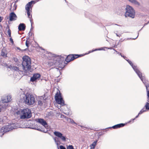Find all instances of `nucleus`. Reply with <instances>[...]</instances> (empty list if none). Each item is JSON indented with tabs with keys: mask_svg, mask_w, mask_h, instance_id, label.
I'll list each match as a JSON object with an SVG mask.
<instances>
[{
	"mask_svg": "<svg viewBox=\"0 0 149 149\" xmlns=\"http://www.w3.org/2000/svg\"><path fill=\"white\" fill-rule=\"evenodd\" d=\"M143 81H142L143 84L145 85V86L146 87V90L147 91V95L148 96V100L147 101L148 102H149V85L148 84H147L146 82V79L145 78L144 76H143Z\"/></svg>",
	"mask_w": 149,
	"mask_h": 149,
	"instance_id": "obj_10",
	"label": "nucleus"
},
{
	"mask_svg": "<svg viewBox=\"0 0 149 149\" xmlns=\"http://www.w3.org/2000/svg\"><path fill=\"white\" fill-rule=\"evenodd\" d=\"M54 139L56 143V144L58 146V145H59L60 142L59 141V139L58 138L56 137H54Z\"/></svg>",
	"mask_w": 149,
	"mask_h": 149,
	"instance_id": "obj_24",
	"label": "nucleus"
},
{
	"mask_svg": "<svg viewBox=\"0 0 149 149\" xmlns=\"http://www.w3.org/2000/svg\"><path fill=\"white\" fill-rule=\"evenodd\" d=\"M97 49V50H103V48H101L98 49Z\"/></svg>",
	"mask_w": 149,
	"mask_h": 149,
	"instance_id": "obj_44",
	"label": "nucleus"
},
{
	"mask_svg": "<svg viewBox=\"0 0 149 149\" xmlns=\"http://www.w3.org/2000/svg\"><path fill=\"white\" fill-rule=\"evenodd\" d=\"M3 20V17H1V16H0V22H1V21Z\"/></svg>",
	"mask_w": 149,
	"mask_h": 149,
	"instance_id": "obj_49",
	"label": "nucleus"
},
{
	"mask_svg": "<svg viewBox=\"0 0 149 149\" xmlns=\"http://www.w3.org/2000/svg\"><path fill=\"white\" fill-rule=\"evenodd\" d=\"M19 72H22V71L19 70Z\"/></svg>",
	"mask_w": 149,
	"mask_h": 149,
	"instance_id": "obj_63",
	"label": "nucleus"
},
{
	"mask_svg": "<svg viewBox=\"0 0 149 149\" xmlns=\"http://www.w3.org/2000/svg\"><path fill=\"white\" fill-rule=\"evenodd\" d=\"M1 111V109L0 108V112Z\"/></svg>",
	"mask_w": 149,
	"mask_h": 149,
	"instance_id": "obj_62",
	"label": "nucleus"
},
{
	"mask_svg": "<svg viewBox=\"0 0 149 149\" xmlns=\"http://www.w3.org/2000/svg\"><path fill=\"white\" fill-rule=\"evenodd\" d=\"M149 23V21H148V22L147 23L145 24L144 25V26H145V25L148 24Z\"/></svg>",
	"mask_w": 149,
	"mask_h": 149,
	"instance_id": "obj_52",
	"label": "nucleus"
},
{
	"mask_svg": "<svg viewBox=\"0 0 149 149\" xmlns=\"http://www.w3.org/2000/svg\"><path fill=\"white\" fill-rule=\"evenodd\" d=\"M113 49L118 54H119V52L117 51L116 49Z\"/></svg>",
	"mask_w": 149,
	"mask_h": 149,
	"instance_id": "obj_50",
	"label": "nucleus"
},
{
	"mask_svg": "<svg viewBox=\"0 0 149 149\" xmlns=\"http://www.w3.org/2000/svg\"><path fill=\"white\" fill-rule=\"evenodd\" d=\"M67 149H74L73 146L72 145H69L67 146Z\"/></svg>",
	"mask_w": 149,
	"mask_h": 149,
	"instance_id": "obj_33",
	"label": "nucleus"
},
{
	"mask_svg": "<svg viewBox=\"0 0 149 149\" xmlns=\"http://www.w3.org/2000/svg\"><path fill=\"white\" fill-rule=\"evenodd\" d=\"M114 33L116 34V36H117L118 37V36H118V35H119V34H118L117 33H116L115 32H114Z\"/></svg>",
	"mask_w": 149,
	"mask_h": 149,
	"instance_id": "obj_55",
	"label": "nucleus"
},
{
	"mask_svg": "<svg viewBox=\"0 0 149 149\" xmlns=\"http://www.w3.org/2000/svg\"><path fill=\"white\" fill-rule=\"evenodd\" d=\"M121 56L123 57V58L124 59H125V58H126V57L125 56H123L122 55V56Z\"/></svg>",
	"mask_w": 149,
	"mask_h": 149,
	"instance_id": "obj_53",
	"label": "nucleus"
},
{
	"mask_svg": "<svg viewBox=\"0 0 149 149\" xmlns=\"http://www.w3.org/2000/svg\"><path fill=\"white\" fill-rule=\"evenodd\" d=\"M69 119H70L69 121L72 124H74L75 126H76L77 125V124L75 123L73 119L71 118H69Z\"/></svg>",
	"mask_w": 149,
	"mask_h": 149,
	"instance_id": "obj_28",
	"label": "nucleus"
},
{
	"mask_svg": "<svg viewBox=\"0 0 149 149\" xmlns=\"http://www.w3.org/2000/svg\"><path fill=\"white\" fill-rule=\"evenodd\" d=\"M17 18L16 15L14 12H12L10 13L9 17V20L10 21L15 20Z\"/></svg>",
	"mask_w": 149,
	"mask_h": 149,
	"instance_id": "obj_14",
	"label": "nucleus"
},
{
	"mask_svg": "<svg viewBox=\"0 0 149 149\" xmlns=\"http://www.w3.org/2000/svg\"><path fill=\"white\" fill-rule=\"evenodd\" d=\"M40 48L41 49H42V50H45L44 49H43L42 47H40Z\"/></svg>",
	"mask_w": 149,
	"mask_h": 149,
	"instance_id": "obj_57",
	"label": "nucleus"
},
{
	"mask_svg": "<svg viewBox=\"0 0 149 149\" xmlns=\"http://www.w3.org/2000/svg\"><path fill=\"white\" fill-rule=\"evenodd\" d=\"M52 59L50 60L48 62V65L50 66H54L60 67L59 61L61 60L59 56H56L54 54L52 55ZM63 68V67H61Z\"/></svg>",
	"mask_w": 149,
	"mask_h": 149,
	"instance_id": "obj_4",
	"label": "nucleus"
},
{
	"mask_svg": "<svg viewBox=\"0 0 149 149\" xmlns=\"http://www.w3.org/2000/svg\"><path fill=\"white\" fill-rule=\"evenodd\" d=\"M29 41L26 40V45L27 47H29Z\"/></svg>",
	"mask_w": 149,
	"mask_h": 149,
	"instance_id": "obj_38",
	"label": "nucleus"
},
{
	"mask_svg": "<svg viewBox=\"0 0 149 149\" xmlns=\"http://www.w3.org/2000/svg\"><path fill=\"white\" fill-rule=\"evenodd\" d=\"M26 25L23 23L19 24V31H24L26 29Z\"/></svg>",
	"mask_w": 149,
	"mask_h": 149,
	"instance_id": "obj_19",
	"label": "nucleus"
},
{
	"mask_svg": "<svg viewBox=\"0 0 149 149\" xmlns=\"http://www.w3.org/2000/svg\"><path fill=\"white\" fill-rule=\"evenodd\" d=\"M32 33L31 32V31H30L29 33V35L31 36L32 35Z\"/></svg>",
	"mask_w": 149,
	"mask_h": 149,
	"instance_id": "obj_46",
	"label": "nucleus"
},
{
	"mask_svg": "<svg viewBox=\"0 0 149 149\" xmlns=\"http://www.w3.org/2000/svg\"><path fill=\"white\" fill-rule=\"evenodd\" d=\"M125 40V39H124V40H122V39L121 38L120 39L119 41L120 42H122Z\"/></svg>",
	"mask_w": 149,
	"mask_h": 149,
	"instance_id": "obj_45",
	"label": "nucleus"
},
{
	"mask_svg": "<svg viewBox=\"0 0 149 149\" xmlns=\"http://www.w3.org/2000/svg\"><path fill=\"white\" fill-rule=\"evenodd\" d=\"M147 111V110L144 107L140 111V112L139 113V114L141 115L142 113H143V112H146Z\"/></svg>",
	"mask_w": 149,
	"mask_h": 149,
	"instance_id": "obj_25",
	"label": "nucleus"
},
{
	"mask_svg": "<svg viewBox=\"0 0 149 149\" xmlns=\"http://www.w3.org/2000/svg\"><path fill=\"white\" fill-rule=\"evenodd\" d=\"M55 100L58 104H60L61 106L65 105L64 101L62 97L61 94L60 92L59 93L58 92L56 93L55 95Z\"/></svg>",
	"mask_w": 149,
	"mask_h": 149,
	"instance_id": "obj_8",
	"label": "nucleus"
},
{
	"mask_svg": "<svg viewBox=\"0 0 149 149\" xmlns=\"http://www.w3.org/2000/svg\"><path fill=\"white\" fill-rule=\"evenodd\" d=\"M8 125H7L5 126L2 127L0 130V135L1 136L4 134L9 131L12 130L13 129L17 128L18 127L19 124L18 123H12V124H9L8 123Z\"/></svg>",
	"mask_w": 149,
	"mask_h": 149,
	"instance_id": "obj_3",
	"label": "nucleus"
},
{
	"mask_svg": "<svg viewBox=\"0 0 149 149\" xmlns=\"http://www.w3.org/2000/svg\"><path fill=\"white\" fill-rule=\"evenodd\" d=\"M139 115H140V114H139V113H138V115H137L134 118H135V119L136 118H138V117L139 116Z\"/></svg>",
	"mask_w": 149,
	"mask_h": 149,
	"instance_id": "obj_51",
	"label": "nucleus"
},
{
	"mask_svg": "<svg viewBox=\"0 0 149 149\" xmlns=\"http://www.w3.org/2000/svg\"><path fill=\"white\" fill-rule=\"evenodd\" d=\"M34 2V1H33L29 2L25 6V10H31V5Z\"/></svg>",
	"mask_w": 149,
	"mask_h": 149,
	"instance_id": "obj_16",
	"label": "nucleus"
},
{
	"mask_svg": "<svg viewBox=\"0 0 149 149\" xmlns=\"http://www.w3.org/2000/svg\"><path fill=\"white\" fill-rule=\"evenodd\" d=\"M135 120V118H133V119H131V120H130L128 123H130V122H132V123H133V121L134 120Z\"/></svg>",
	"mask_w": 149,
	"mask_h": 149,
	"instance_id": "obj_41",
	"label": "nucleus"
},
{
	"mask_svg": "<svg viewBox=\"0 0 149 149\" xmlns=\"http://www.w3.org/2000/svg\"><path fill=\"white\" fill-rule=\"evenodd\" d=\"M63 141H66V138L65 136L61 135V137L60 138Z\"/></svg>",
	"mask_w": 149,
	"mask_h": 149,
	"instance_id": "obj_34",
	"label": "nucleus"
},
{
	"mask_svg": "<svg viewBox=\"0 0 149 149\" xmlns=\"http://www.w3.org/2000/svg\"><path fill=\"white\" fill-rule=\"evenodd\" d=\"M126 60L132 67L134 71L138 75L142 81H143V76L142 75V73L139 70L137 66L134 65L132 62L129 59H126Z\"/></svg>",
	"mask_w": 149,
	"mask_h": 149,
	"instance_id": "obj_7",
	"label": "nucleus"
},
{
	"mask_svg": "<svg viewBox=\"0 0 149 149\" xmlns=\"http://www.w3.org/2000/svg\"><path fill=\"white\" fill-rule=\"evenodd\" d=\"M119 54V55H120L121 56H122V54H121V53H119V54Z\"/></svg>",
	"mask_w": 149,
	"mask_h": 149,
	"instance_id": "obj_59",
	"label": "nucleus"
},
{
	"mask_svg": "<svg viewBox=\"0 0 149 149\" xmlns=\"http://www.w3.org/2000/svg\"><path fill=\"white\" fill-rule=\"evenodd\" d=\"M44 52L45 53L48 54H51V53L50 52H49L47 51H45Z\"/></svg>",
	"mask_w": 149,
	"mask_h": 149,
	"instance_id": "obj_43",
	"label": "nucleus"
},
{
	"mask_svg": "<svg viewBox=\"0 0 149 149\" xmlns=\"http://www.w3.org/2000/svg\"><path fill=\"white\" fill-rule=\"evenodd\" d=\"M32 8H31V10H26V13L27 15V17L28 18H29L31 22L32 21V15L30 13L31 12Z\"/></svg>",
	"mask_w": 149,
	"mask_h": 149,
	"instance_id": "obj_20",
	"label": "nucleus"
},
{
	"mask_svg": "<svg viewBox=\"0 0 149 149\" xmlns=\"http://www.w3.org/2000/svg\"><path fill=\"white\" fill-rule=\"evenodd\" d=\"M13 59L14 62L16 63L15 66H13L10 65L9 66L8 68L15 71H17L19 70V67H18L19 61L18 58L16 57H14Z\"/></svg>",
	"mask_w": 149,
	"mask_h": 149,
	"instance_id": "obj_9",
	"label": "nucleus"
},
{
	"mask_svg": "<svg viewBox=\"0 0 149 149\" xmlns=\"http://www.w3.org/2000/svg\"><path fill=\"white\" fill-rule=\"evenodd\" d=\"M21 123H23V121H20L19 122V124H21Z\"/></svg>",
	"mask_w": 149,
	"mask_h": 149,
	"instance_id": "obj_54",
	"label": "nucleus"
},
{
	"mask_svg": "<svg viewBox=\"0 0 149 149\" xmlns=\"http://www.w3.org/2000/svg\"><path fill=\"white\" fill-rule=\"evenodd\" d=\"M43 103L42 100H38V104L40 106H41L42 105Z\"/></svg>",
	"mask_w": 149,
	"mask_h": 149,
	"instance_id": "obj_31",
	"label": "nucleus"
},
{
	"mask_svg": "<svg viewBox=\"0 0 149 149\" xmlns=\"http://www.w3.org/2000/svg\"><path fill=\"white\" fill-rule=\"evenodd\" d=\"M125 125V124L124 123H120L119 124H118L117 125H114L112 127H107V128H106L105 129H104V130H106V132L107 130L108 129H111V128H113V129H116L118 128H119L121 127H123Z\"/></svg>",
	"mask_w": 149,
	"mask_h": 149,
	"instance_id": "obj_11",
	"label": "nucleus"
},
{
	"mask_svg": "<svg viewBox=\"0 0 149 149\" xmlns=\"http://www.w3.org/2000/svg\"><path fill=\"white\" fill-rule=\"evenodd\" d=\"M131 3L134 4L139 5V3L136 0H128Z\"/></svg>",
	"mask_w": 149,
	"mask_h": 149,
	"instance_id": "obj_23",
	"label": "nucleus"
},
{
	"mask_svg": "<svg viewBox=\"0 0 149 149\" xmlns=\"http://www.w3.org/2000/svg\"><path fill=\"white\" fill-rule=\"evenodd\" d=\"M31 30H30V31H31V29H33V27L32 26V22H31Z\"/></svg>",
	"mask_w": 149,
	"mask_h": 149,
	"instance_id": "obj_47",
	"label": "nucleus"
},
{
	"mask_svg": "<svg viewBox=\"0 0 149 149\" xmlns=\"http://www.w3.org/2000/svg\"><path fill=\"white\" fill-rule=\"evenodd\" d=\"M22 67L25 75L30 76L33 70L31 68V60L28 56H25L23 57Z\"/></svg>",
	"mask_w": 149,
	"mask_h": 149,
	"instance_id": "obj_1",
	"label": "nucleus"
},
{
	"mask_svg": "<svg viewBox=\"0 0 149 149\" xmlns=\"http://www.w3.org/2000/svg\"><path fill=\"white\" fill-rule=\"evenodd\" d=\"M62 116H63V117L64 118H65L67 121H69L70 119H69L70 118H68V117H66V116H64L63 115H62Z\"/></svg>",
	"mask_w": 149,
	"mask_h": 149,
	"instance_id": "obj_37",
	"label": "nucleus"
},
{
	"mask_svg": "<svg viewBox=\"0 0 149 149\" xmlns=\"http://www.w3.org/2000/svg\"><path fill=\"white\" fill-rule=\"evenodd\" d=\"M7 33H8V35L9 37H11V31H10V29L9 27H8V29L7 30Z\"/></svg>",
	"mask_w": 149,
	"mask_h": 149,
	"instance_id": "obj_30",
	"label": "nucleus"
},
{
	"mask_svg": "<svg viewBox=\"0 0 149 149\" xmlns=\"http://www.w3.org/2000/svg\"><path fill=\"white\" fill-rule=\"evenodd\" d=\"M145 107L147 111L149 110V103L147 102L145 106Z\"/></svg>",
	"mask_w": 149,
	"mask_h": 149,
	"instance_id": "obj_29",
	"label": "nucleus"
},
{
	"mask_svg": "<svg viewBox=\"0 0 149 149\" xmlns=\"http://www.w3.org/2000/svg\"><path fill=\"white\" fill-rule=\"evenodd\" d=\"M84 55H85L84 54H81L79 55V57H80L84 56Z\"/></svg>",
	"mask_w": 149,
	"mask_h": 149,
	"instance_id": "obj_48",
	"label": "nucleus"
},
{
	"mask_svg": "<svg viewBox=\"0 0 149 149\" xmlns=\"http://www.w3.org/2000/svg\"><path fill=\"white\" fill-rule=\"evenodd\" d=\"M21 111L22 115L20 116V118L24 119L30 118L31 116V111L28 108L19 109V112Z\"/></svg>",
	"mask_w": 149,
	"mask_h": 149,
	"instance_id": "obj_5",
	"label": "nucleus"
},
{
	"mask_svg": "<svg viewBox=\"0 0 149 149\" xmlns=\"http://www.w3.org/2000/svg\"><path fill=\"white\" fill-rule=\"evenodd\" d=\"M115 25H117V26H120V25H118L117 24H115Z\"/></svg>",
	"mask_w": 149,
	"mask_h": 149,
	"instance_id": "obj_60",
	"label": "nucleus"
},
{
	"mask_svg": "<svg viewBox=\"0 0 149 149\" xmlns=\"http://www.w3.org/2000/svg\"><path fill=\"white\" fill-rule=\"evenodd\" d=\"M37 122L42 125V126L45 127L47 125L46 122L43 119L38 118L36 120Z\"/></svg>",
	"mask_w": 149,
	"mask_h": 149,
	"instance_id": "obj_13",
	"label": "nucleus"
},
{
	"mask_svg": "<svg viewBox=\"0 0 149 149\" xmlns=\"http://www.w3.org/2000/svg\"><path fill=\"white\" fill-rule=\"evenodd\" d=\"M79 126H81L82 129H84V128H86L87 129H89V127H85L83 126H81L80 125H79Z\"/></svg>",
	"mask_w": 149,
	"mask_h": 149,
	"instance_id": "obj_42",
	"label": "nucleus"
},
{
	"mask_svg": "<svg viewBox=\"0 0 149 149\" xmlns=\"http://www.w3.org/2000/svg\"><path fill=\"white\" fill-rule=\"evenodd\" d=\"M74 57L72 54H70L65 59V61L67 63L74 60Z\"/></svg>",
	"mask_w": 149,
	"mask_h": 149,
	"instance_id": "obj_17",
	"label": "nucleus"
},
{
	"mask_svg": "<svg viewBox=\"0 0 149 149\" xmlns=\"http://www.w3.org/2000/svg\"><path fill=\"white\" fill-rule=\"evenodd\" d=\"M11 97L10 95H8L5 97L4 99L2 100V102L3 103L8 102L11 100Z\"/></svg>",
	"mask_w": 149,
	"mask_h": 149,
	"instance_id": "obj_15",
	"label": "nucleus"
},
{
	"mask_svg": "<svg viewBox=\"0 0 149 149\" xmlns=\"http://www.w3.org/2000/svg\"><path fill=\"white\" fill-rule=\"evenodd\" d=\"M97 140H96V141H94V142H93L91 145V148H94L97 144Z\"/></svg>",
	"mask_w": 149,
	"mask_h": 149,
	"instance_id": "obj_26",
	"label": "nucleus"
},
{
	"mask_svg": "<svg viewBox=\"0 0 149 149\" xmlns=\"http://www.w3.org/2000/svg\"><path fill=\"white\" fill-rule=\"evenodd\" d=\"M122 33H121V34H118V37H120L121 36V34H122Z\"/></svg>",
	"mask_w": 149,
	"mask_h": 149,
	"instance_id": "obj_56",
	"label": "nucleus"
},
{
	"mask_svg": "<svg viewBox=\"0 0 149 149\" xmlns=\"http://www.w3.org/2000/svg\"><path fill=\"white\" fill-rule=\"evenodd\" d=\"M126 11L125 13V17H130L132 18L135 17V12L134 9L131 6L127 5L125 8Z\"/></svg>",
	"mask_w": 149,
	"mask_h": 149,
	"instance_id": "obj_6",
	"label": "nucleus"
},
{
	"mask_svg": "<svg viewBox=\"0 0 149 149\" xmlns=\"http://www.w3.org/2000/svg\"><path fill=\"white\" fill-rule=\"evenodd\" d=\"M60 149H66L64 146L62 145L60 146Z\"/></svg>",
	"mask_w": 149,
	"mask_h": 149,
	"instance_id": "obj_40",
	"label": "nucleus"
},
{
	"mask_svg": "<svg viewBox=\"0 0 149 149\" xmlns=\"http://www.w3.org/2000/svg\"><path fill=\"white\" fill-rule=\"evenodd\" d=\"M72 56H73V57H74V58H74V60L79 57V54H72Z\"/></svg>",
	"mask_w": 149,
	"mask_h": 149,
	"instance_id": "obj_32",
	"label": "nucleus"
},
{
	"mask_svg": "<svg viewBox=\"0 0 149 149\" xmlns=\"http://www.w3.org/2000/svg\"><path fill=\"white\" fill-rule=\"evenodd\" d=\"M20 98L19 102L28 105H32L35 102V99L34 96L29 93L25 94L24 93L20 95Z\"/></svg>",
	"mask_w": 149,
	"mask_h": 149,
	"instance_id": "obj_2",
	"label": "nucleus"
},
{
	"mask_svg": "<svg viewBox=\"0 0 149 149\" xmlns=\"http://www.w3.org/2000/svg\"><path fill=\"white\" fill-rule=\"evenodd\" d=\"M54 133L55 136L59 138L63 135L61 132L56 131L54 132Z\"/></svg>",
	"mask_w": 149,
	"mask_h": 149,
	"instance_id": "obj_22",
	"label": "nucleus"
},
{
	"mask_svg": "<svg viewBox=\"0 0 149 149\" xmlns=\"http://www.w3.org/2000/svg\"><path fill=\"white\" fill-rule=\"evenodd\" d=\"M10 42L12 43V45H13V44H14V42L13 39L11 37L10 38Z\"/></svg>",
	"mask_w": 149,
	"mask_h": 149,
	"instance_id": "obj_39",
	"label": "nucleus"
},
{
	"mask_svg": "<svg viewBox=\"0 0 149 149\" xmlns=\"http://www.w3.org/2000/svg\"><path fill=\"white\" fill-rule=\"evenodd\" d=\"M107 48L108 49H111V48Z\"/></svg>",
	"mask_w": 149,
	"mask_h": 149,
	"instance_id": "obj_61",
	"label": "nucleus"
},
{
	"mask_svg": "<svg viewBox=\"0 0 149 149\" xmlns=\"http://www.w3.org/2000/svg\"><path fill=\"white\" fill-rule=\"evenodd\" d=\"M17 49H19V47H17Z\"/></svg>",
	"mask_w": 149,
	"mask_h": 149,
	"instance_id": "obj_64",
	"label": "nucleus"
},
{
	"mask_svg": "<svg viewBox=\"0 0 149 149\" xmlns=\"http://www.w3.org/2000/svg\"><path fill=\"white\" fill-rule=\"evenodd\" d=\"M12 109L14 115H18L19 114V110L17 107H14Z\"/></svg>",
	"mask_w": 149,
	"mask_h": 149,
	"instance_id": "obj_21",
	"label": "nucleus"
},
{
	"mask_svg": "<svg viewBox=\"0 0 149 149\" xmlns=\"http://www.w3.org/2000/svg\"><path fill=\"white\" fill-rule=\"evenodd\" d=\"M19 128H22L23 127L19 125Z\"/></svg>",
	"mask_w": 149,
	"mask_h": 149,
	"instance_id": "obj_58",
	"label": "nucleus"
},
{
	"mask_svg": "<svg viewBox=\"0 0 149 149\" xmlns=\"http://www.w3.org/2000/svg\"><path fill=\"white\" fill-rule=\"evenodd\" d=\"M40 76V74L38 73L34 74H33V77L31 78L30 81L33 82L35 81L37 79H39Z\"/></svg>",
	"mask_w": 149,
	"mask_h": 149,
	"instance_id": "obj_12",
	"label": "nucleus"
},
{
	"mask_svg": "<svg viewBox=\"0 0 149 149\" xmlns=\"http://www.w3.org/2000/svg\"><path fill=\"white\" fill-rule=\"evenodd\" d=\"M97 51V49H95L94 50H91V51H89V52H88V53H85L84 55H86V54H89L91 53V52H92L94 51Z\"/></svg>",
	"mask_w": 149,
	"mask_h": 149,
	"instance_id": "obj_36",
	"label": "nucleus"
},
{
	"mask_svg": "<svg viewBox=\"0 0 149 149\" xmlns=\"http://www.w3.org/2000/svg\"><path fill=\"white\" fill-rule=\"evenodd\" d=\"M139 34V33H138V36H137L136 38H127V39H125V40H130V39L135 40L136 38H137L138 37V36Z\"/></svg>",
	"mask_w": 149,
	"mask_h": 149,
	"instance_id": "obj_35",
	"label": "nucleus"
},
{
	"mask_svg": "<svg viewBox=\"0 0 149 149\" xmlns=\"http://www.w3.org/2000/svg\"><path fill=\"white\" fill-rule=\"evenodd\" d=\"M36 125H37V124H36ZM31 128L32 129L38 130L42 132L45 133H46L47 132V131H45L42 128H39L37 125H35L34 126H33V127H31Z\"/></svg>",
	"mask_w": 149,
	"mask_h": 149,
	"instance_id": "obj_18",
	"label": "nucleus"
},
{
	"mask_svg": "<svg viewBox=\"0 0 149 149\" xmlns=\"http://www.w3.org/2000/svg\"><path fill=\"white\" fill-rule=\"evenodd\" d=\"M7 53L4 52L3 50H2L1 53V55L3 57H6Z\"/></svg>",
	"mask_w": 149,
	"mask_h": 149,
	"instance_id": "obj_27",
	"label": "nucleus"
}]
</instances>
